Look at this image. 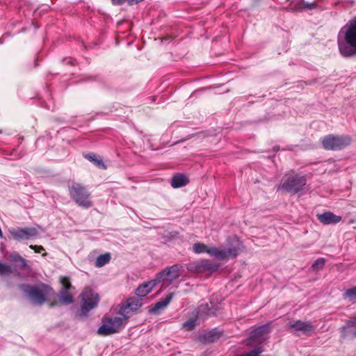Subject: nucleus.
<instances>
[{"instance_id":"obj_1","label":"nucleus","mask_w":356,"mask_h":356,"mask_svg":"<svg viewBox=\"0 0 356 356\" xmlns=\"http://www.w3.org/2000/svg\"><path fill=\"white\" fill-rule=\"evenodd\" d=\"M337 42L339 51L342 56H356V17L341 29Z\"/></svg>"},{"instance_id":"obj_2","label":"nucleus","mask_w":356,"mask_h":356,"mask_svg":"<svg viewBox=\"0 0 356 356\" xmlns=\"http://www.w3.org/2000/svg\"><path fill=\"white\" fill-rule=\"evenodd\" d=\"M307 184L305 175L290 172L282 177L278 189L284 190L290 193L296 194L302 191Z\"/></svg>"},{"instance_id":"obj_3","label":"nucleus","mask_w":356,"mask_h":356,"mask_svg":"<svg viewBox=\"0 0 356 356\" xmlns=\"http://www.w3.org/2000/svg\"><path fill=\"white\" fill-rule=\"evenodd\" d=\"M72 200L79 207L88 209L92 206L90 193L86 187L80 183L73 182L68 186Z\"/></svg>"},{"instance_id":"obj_4","label":"nucleus","mask_w":356,"mask_h":356,"mask_svg":"<svg viewBox=\"0 0 356 356\" xmlns=\"http://www.w3.org/2000/svg\"><path fill=\"white\" fill-rule=\"evenodd\" d=\"M127 320L124 316H104L102 321V324L99 327L97 333L99 335L107 336L118 332L127 323Z\"/></svg>"},{"instance_id":"obj_5","label":"nucleus","mask_w":356,"mask_h":356,"mask_svg":"<svg viewBox=\"0 0 356 356\" xmlns=\"http://www.w3.org/2000/svg\"><path fill=\"white\" fill-rule=\"evenodd\" d=\"M20 289L33 304L38 305H41L46 302L47 296L50 291V289L44 285L31 286L22 284L20 286Z\"/></svg>"},{"instance_id":"obj_6","label":"nucleus","mask_w":356,"mask_h":356,"mask_svg":"<svg viewBox=\"0 0 356 356\" xmlns=\"http://www.w3.org/2000/svg\"><path fill=\"white\" fill-rule=\"evenodd\" d=\"M351 138L348 136L328 135L322 140L323 147L327 150H339L348 146Z\"/></svg>"},{"instance_id":"obj_7","label":"nucleus","mask_w":356,"mask_h":356,"mask_svg":"<svg viewBox=\"0 0 356 356\" xmlns=\"http://www.w3.org/2000/svg\"><path fill=\"white\" fill-rule=\"evenodd\" d=\"M81 312L84 316L95 307L99 301V295L90 289H86L81 294Z\"/></svg>"},{"instance_id":"obj_8","label":"nucleus","mask_w":356,"mask_h":356,"mask_svg":"<svg viewBox=\"0 0 356 356\" xmlns=\"http://www.w3.org/2000/svg\"><path fill=\"white\" fill-rule=\"evenodd\" d=\"M183 266L181 264H175L170 267H167L162 271L158 273L155 277L158 284L161 282L171 284L181 275L183 270Z\"/></svg>"},{"instance_id":"obj_9","label":"nucleus","mask_w":356,"mask_h":356,"mask_svg":"<svg viewBox=\"0 0 356 356\" xmlns=\"http://www.w3.org/2000/svg\"><path fill=\"white\" fill-rule=\"evenodd\" d=\"M219 266L212 263L207 259H202L200 261L189 263L187 265V270L192 273H212L218 269Z\"/></svg>"},{"instance_id":"obj_10","label":"nucleus","mask_w":356,"mask_h":356,"mask_svg":"<svg viewBox=\"0 0 356 356\" xmlns=\"http://www.w3.org/2000/svg\"><path fill=\"white\" fill-rule=\"evenodd\" d=\"M270 332L268 325H261L251 332L250 336L248 339V343L253 345L255 343H261L266 340V335Z\"/></svg>"},{"instance_id":"obj_11","label":"nucleus","mask_w":356,"mask_h":356,"mask_svg":"<svg viewBox=\"0 0 356 356\" xmlns=\"http://www.w3.org/2000/svg\"><path fill=\"white\" fill-rule=\"evenodd\" d=\"M143 305L142 300L139 298H130L125 304H123L118 312L120 316H124L127 319L129 318L130 312L136 311Z\"/></svg>"},{"instance_id":"obj_12","label":"nucleus","mask_w":356,"mask_h":356,"mask_svg":"<svg viewBox=\"0 0 356 356\" xmlns=\"http://www.w3.org/2000/svg\"><path fill=\"white\" fill-rule=\"evenodd\" d=\"M287 325L292 332L300 331L305 334H310L316 329L315 325L311 322L300 320L289 321Z\"/></svg>"},{"instance_id":"obj_13","label":"nucleus","mask_w":356,"mask_h":356,"mask_svg":"<svg viewBox=\"0 0 356 356\" xmlns=\"http://www.w3.org/2000/svg\"><path fill=\"white\" fill-rule=\"evenodd\" d=\"M10 234L15 240H29L38 235V232L35 227H24L10 230Z\"/></svg>"},{"instance_id":"obj_14","label":"nucleus","mask_w":356,"mask_h":356,"mask_svg":"<svg viewBox=\"0 0 356 356\" xmlns=\"http://www.w3.org/2000/svg\"><path fill=\"white\" fill-rule=\"evenodd\" d=\"M231 246L227 249H222L224 253L222 260L235 258L241 251L243 248L241 243L236 238L230 239Z\"/></svg>"},{"instance_id":"obj_15","label":"nucleus","mask_w":356,"mask_h":356,"mask_svg":"<svg viewBox=\"0 0 356 356\" xmlns=\"http://www.w3.org/2000/svg\"><path fill=\"white\" fill-rule=\"evenodd\" d=\"M318 220L324 225L337 224L341 221L342 218L332 212L327 211L317 215Z\"/></svg>"},{"instance_id":"obj_16","label":"nucleus","mask_w":356,"mask_h":356,"mask_svg":"<svg viewBox=\"0 0 356 356\" xmlns=\"http://www.w3.org/2000/svg\"><path fill=\"white\" fill-rule=\"evenodd\" d=\"M157 284L158 282L154 278V280L139 286L136 290V293L138 297H145Z\"/></svg>"},{"instance_id":"obj_17","label":"nucleus","mask_w":356,"mask_h":356,"mask_svg":"<svg viewBox=\"0 0 356 356\" xmlns=\"http://www.w3.org/2000/svg\"><path fill=\"white\" fill-rule=\"evenodd\" d=\"M317 5L315 1L312 3H308L304 0H298L297 1L293 3L291 9L293 10L302 12L306 10L315 9Z\"/></svg>"},{"instance_id":"obj_18","label":"nucleus","mask_w":356,"mask_h":356,"mask_svg":"<svg viewBox=\"0 0 356 356\" xmlns=\"http://www.w3.org/2000/svg\"><path fill=\"white\" fill-rule=\"evenodd\" d=\"M173 296H174V293H171L167 297H165L164 299L157 302L154 305V306L150 309V312H153V313H156L159 310L165 308L170 302L171 300L173 298Z\"/></svg>"},{"instance_id":"obj_19","label":"nucleus","mask_w":356,"mask_h":356,"mask_svg":"<svg viewBox=\"0 0 356 356\" xmlns=\"http://www.w3.org/2000/svg\"><path fill=\"white\" fill-rule=\"evenodd\" d=\"M188 182L187 177L181 174L175 175L171 179V186L174 188L186 186Z\"/></svg>"},{"instance_id":"obj_20","label":"nucleus","mask_w":356,"mask_h":356,"mask_svg":"<svg viewBox=\"0 0 356 356\" xmlns=\"http://www.w3.org/2000/svg\"><path fill=\"white\" fill-rule=\"evenodd\" d=\"M58 297L60 302L63 305H69L73 301L72 296L70 293L69 290L65 289H60Z\"/></svg>"},{"instance_id":"obj_21","label":"nucleus","mask_w":356,"mask_h":356,"mask_svg":"<svg viewBox=\"0 0 356 356\" xmlns=\"http://www.w3.org/2000/svg\"><path fill=\"white\" fill-rule=\"evenodd\" d=\"M84 157L89 160L90 162H92L99 168L104 170L106 168V165L104 164L103 160L96 154H87L84 155Z\"/></svg>"},{"instance_id":"obj_22","label":"nucleus","mask_w":356,"mask_h":356,"mask_svg":"<svg viewBox=\"0 0 356 356\" xmlns=\"http://www.w3.org/2000/svg\"><path fill=\"white\" fill-rule=\"evenodd\" d=\"M111 260V255L109 253L100 254L95 261V266L101 268L108 264Z\"/></svg>"},{"instance_id":"obj_23","label":"nucleus","mask_w":356,"mask_h":356,"mask_svg":"<svg viewBox=\"0 0 356 356\" xmlns=\"http://www.w3.org/2000/svg\"><path fill=\"white\" fill-rule=\"evenodd\" d=\"M207 253H208L210 256H213L216 257L218 259L222 260V256L223 254L222 252V249H218L215 247H207Z\"/></svg>"},{"instance_id":"obj_24","label":"nucleus","mask_w":356,"mask_h":356,"mask_svg":"<svg viewBox=\"0 0 356 356\" xmlns=\"http://www.w3.org/2000/svg\"><path fill=\"white\" fill-rule=\"evenodd\" d=\"M11 259L13 261L19 263V267L21 268H25L27 267L26 260L21 257L18 254H13L11 255Z\"/></svg>"},{"instance_id":"obj_25","label":"nucleus","mask_w":356,"mask_h":356,"mask_svg":"<svg viewBox=\"0 0 356 356\" xmlns=\"http://www.w3.org/2000/svg\"><path fill=\"white\" fill-rule=\"evenodd\" d=\"M207 245L202 243H195L193 246V250L196 254L207 252Z\"/></svg>"},{"instance_id":"obj_26","label":"nucleus","mask_w":356,"mask_h":356,"mask_svg":"<svg viewBox=\"0 0 356 356\" xmlns=\"http://www.w3.org/2000/svg\"><path fill=\"white\" fill-rule=\"evenodd\" d=\"M344 297L351 301H356V287L348 289L344 293Z\"/></svg>"},{"instance_id":"obj_27","label":"nucleus","mask_w":356,"mask_h":356,"mask_svg":"<svg viewBox=\"0 0 356 356\" xmlns=\"http://www.w3.org/2000/svg\"><path fill=\"white\" fill-rule=\"evenodd\" d=\"M325 264V260L323 258H319L316 259L312 264V268L314 270H320L322 269Z\"/></svg>"},{"instance_id":"obj_28","label":"nucleus","mask_w":356,"mask_h":356,"mask_svg":"<svg viewBox=\"0 0 356 356\" xmlns=\"http://www.w3.org/2000/svg\"><path fill=\"white\" fill-rule=\"evenodd\" d=\"M12 273L10 266L0 263V275H6Z\"/></svg>"},{"instance_id":"obj_29","label":"nucleus","mask_w":356,"mask_h":356,"mask_svg":"<svg viewBox=\"0 0 356 356\" xmlns=\"http://www.w3.org/2000/svg\"><path fill=\"white\" fill-rule=\"evenodd\" d=\"M356 326V316H353V318H351L347 323H346V325L345 326H343V329L344 330H346V329H349L352 327H355ZM352 336L353 337H356V330L355 331H353L352 332Z\"/></svg>"},{"instance_id":"obj_30","label":"nucleus","mask_w":356,"mask_h":356,"mask_svg":"<svg viewBox=\"0 0 356 356\" xmlns=\"http://www.w3.org/2000/svg\"><path fill=\"white\" fill-rule=\"evenodd\" d=\"M196 324V319L193 318H189L188 321H186L183 324V327L185 328L187 330H192Z\"/></svg>"},{"instance_id":"obj_31","label":"nucleus","mask_w":356,"mask_h":356,"mask_svg":"<svg viewBox=\"0 0 356 356\" xmlns=\"http://www.w3.org/2000/svg\"><path fill=\"white\" fill-rule=\"evenodd\" d=\"M60 282L62 284V289H65L67 290H70L72 288L71 283L70 280L66 277H63L60 279Z\"/></svg>"},{"instance_id":"obj_32","label":"nucleus","mask_w":356,"mask_h":356,"mask_svg":"<svg viewBox=\"0 0 356 356\" xmlns=\"http://www.w3.org/2000/svg\"><path fill=\"white\" fill-rule=\"evenodd\" d=\"M29 248L33 250L37 253H41L44 251V248L41 245H31Z\"/></svg>"},{"instance_id":"obj_33","label":"nucleus","mask_w":356,"mask_h":356,"mask_svg":"<svg viewBox=\"0 0 356 356\" xmlns=\"http://www.w3.org/2000/svg\"><path fill=\"white\" fill-rule=\"evenodd\" d=\"M143 0H127V1L128 2V3L129 5H134V4H137L141 1H143Z\"/></svg>"},{"instance_id":"obj_34","label":"nucleus","mask_w":356,"mask_h":356,"mask_svg":"<svg viewBox=\"0 0 356 356\" xmlns=\"http://www.w3.org/2000/svg\"><path fill=\"white\" fill-rule=\"evenodd\" d=\"M125 1H127V0H112L113 3L116 5H121Z\"/></svg>"},{"instance_id":"obj_35","label":"nucleus","mask_w":356,"mask_h":356,"mask_svg":"<svg viewBox=\"0 0 356 356\" xmlns=\"http://www.w3.org/2000/svg\"><path fill=\"white\" fill-rule=\"evenodd\" d=\"M46 255H47V252H43V253H42V256H43V257L46 256Z\"/></svg>"},{"instance_id":"obj_36","label":"nucleus","mask_w":356,"mask_h":356,"mask_svg":"<svg viewBox=\"0 0 356 356\" xmlns=\"http://www.w3.org/2000/svg\"><path fill=\"white\" fill-rule=\"evenodd\" d=\"M203 307V306H200V310H202V308Z\"/></svg>"}]
</instances>
